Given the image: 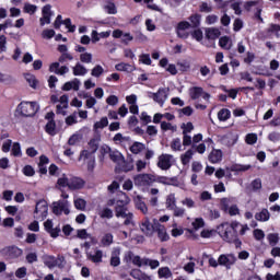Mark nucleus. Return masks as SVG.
Segmentation results:
<instances>
[{
    "mask_svg": "<svg viewBox=\"0 0 280 280\" xmlns=\"http://www.w3.org/2000/svg\"><path fill=\"white\" fill-rule=\"evenodd\" d=\"M267 240H268L270 246H277V244H279V234L270 233L267 235Z\"/></svg>",
    "mask_w": 280,
    "mask_h": 280,
    "instance_id": "obj_46",
    "label": "nucleus"
},
{
    "mask_svg": "<svg viewBox=\"0 0 280 280\" xmlns=\"http://www.w3.org/2000/svg\"><path fill=\"white\" fill-rule=\"evenodd\" d=\"M69 207H71V203H69L68 200L55 201L52 202V213H55V215H62V213L69 215L71 213Z\"/></svg>",
    "mask_w": 280,
    "mask_h": 280,
    "instance_id": "obj_4",
    "label": "nucleus"
},
{
    "mask_svg": "<svg viewBox=\"0 0 280 280\" xmlns=\"http://www.w3.org/2000/svg\"><path fill=\"white\" fill-rule=\"evenodd\" d=\"M153 233H156L160 242L170 241V234H167V229H165V225L159 223L158 221H154V232Z\"/></svg>",
    "mask_w": 280,
    "mask_h": 280,
    "instance_id": "obj_8",
    "label": "nucleus"
},
{
    "mask_svg": "<svg viewBox=\"0 0 280 280\" xmlns=\"http://www.w3.org/2000/svg\"><path fill=\"white\" fill-rule=\"evenodd\" d=\"M73 75H86L89 73V69L84 67L81 62H77L74 67H72Z\"/></svg>",
    "mask_w": 280,
    "mask_h": 280,
    "instance_id": "obj_20",
    "label": "nucleus"
},
{
    "mask_svg": "<svg viewBox=\"0 0 280 280\" xmlns=\"http://www.w3.org/2000/svg\"><path fill=\"white\" fill-rule=\"evenodd\" d=\"M110 244H113V234H110V233L104 234V236L101 240V246L106 248V247L110 246Z\"/></svg>",
    "mask_w": 280,
    "mask_h": 280,
    "instance_id": "obj_36",
    "label": "nucleus"
},
{
    "mask_svg": "<svg viewBox=\"0 0 280 280\" xmlns=\"http://www.w3.org/2000/svg\"><path fill=\"white\" fill-rule=\"evenodd\" d=\"M49 211V208L47 207V201L45 200H39L36 203L35 207V213H36V218L40 219V220H45V218H47V212Z\"/></svg>",
    "mask_w": 280,
    "mask_h": 280,
    "instance_id": "obj_10",
    "label": "nucleus"
},
{
    "mask_svg": "<svg viewBox=\"0 0 280 280\" xmlns=\"http://www.w3.org/2000/svg\"><path fill=\"white\" fill-rule=\"evenodd\" d=\"M268 139L272 143H278V141H280V132L272 131L271 133H269Z\"/></svg>",
    "mask_w": 280,
    "mask_h": 280,
    "instance_id": "obj_62",
    "label": "nucleus"
},
{
    "mask_svg": "<svg viewBox=\"0 0 280 280\" xmlns=\"http://www.w3.org/2000/svg\"><path fill=\"white\" fill-rule=\"evenodd\" d=\"M37 10H38V7H36L35 4H30V3L24 4V12L26 14H35Z\"/></svg>",
    "mask_w": 280,
    "mask_h": 280,
    "instance_id": "obj_54",
    "label": "nucleus"
},
{
    "mask_svg": "<svg viewBox=\"0 0 280 280\" xmlns=\"http://www.w3.org/2000/svg\"><path fill=\"white\" fill-rule=\"evenodd\" d=\"M194 149H189L184 154H182L180 161L184 165H189V161L194 159Z\"/></svg>",
    "mask_w": 280,
    "mask_h": 280,
    "instance_id": "obj_29",
    "label": "nucleus"
},
{
    "mask_svg": "<svg viewBox=\"0 0 280 280\" xmlns=\"http://www.w3.org/2000/svg\"><path fill=\"white\" fill-rule=\"evenodd\" d=\"M223 145H228V148H232L237 143V136L233 133H229L222 138Z\"/></svg>",
    "mask_w": 280,
    "mask_h": 280,
    "instance_id": "obj_19",
    "label": "nucleus"
},
{
    "mask_svg": "<svg viewBox=\"0 0 280 280\" xmlns=\"http://www.w3.org/2000/svg\"><path fill=\"white\" fill-rule=\"evenodd\" d=\"M139 60L140 62H142V65H148V66L152 65V59L148 54L140 55Z\"/></svg>",
    "mask_w": 280,
    "mask_h": 280,
    "instance_id": "obj_63",
    "label": "nucleus"
},
{
    "mask_svg": "<svg viewBox=\"0 0 280 280\" xmlns=\"http://www.w3.org/2000/svg\"><path fill=\"white\" fill-rule=\"evenodd\" d=\"M120 255H121V249L119 247H116L113 249L112 256H110V266H113L114 268H117V266L121 264V259L119 258Z\"/></svg>",
    "mask_w": 280,
    "mask_h": 280,
    "instance_id": "obj_16",
    "label": "nucleus"
},
{
    "mask_svg": "<svg viewBox=\"0 0 280 280\" xmlns=\"http://www.w3.org/2000/svg\"><path fill=\"white\" fill-rule=\"evenodd\" d=\"M231 117V110L223 108L218 113L219 121H226Z\"/></svg>",
    "mask_w": 280,
    "mask_h": 280,
    "instance_id": "obj_40",
    "label": "nucleus"
},
{
    "mask_svg": "<svg viewBox=\"0 0 280 280\" xmlns=\"http://www.w3.org/2000/svg\"><path fill=\"white\" fill-rule=\"evenodd\" d=\"M69 183H70V178L63 174L61 177L58 178L56 187L57 189H62L65 187H68L69 189Z\"/></svg>",
    "mask_w": 280,
    "mask_h": 280,
    "instance_id": "obj_31",
    "label": "nucleus"
},
{
    "mask_svg": "<svg viewBox=\"0 0 280 280\" xmlns=\"http://www.w3.org/2000/svg\"><path fill=\"white\" fill-rule=\"evenodd\" d=\"M175 207H176V196L174 194H171L166 198V209H170L172 211V209H175Z\"/></svg>",
    "mask_w": 280,
    "mask_h": 280,
    "instance_id": "obj_38",
    "label": "nucleus"
},
{
    "mask_svg": "<svg viewBox=\"0 0 280 280\" xmlns=\"http://www.w3.org/2000/svg\"><path fill=\"white\" fill-rule=\"evenodd\" d=\"M86 257L89 261H92V264H102V259L104 257V252L102 249H95L94 254L86 253Z\"/></svg>",
    "mask_w": 280,
    "mask_h": 280,
    "instance_id": "obj_15",
    "label": "nucleus"
},
{
    "mask_svg": "<svg viewBox=\"0 0 280 280\" xmlns=\"http://www.w3.org/2000/svg\"><path fill=\"white\" fill-rule=\"evenodd\" d=\"M145 150V144L141 142H133V145L130 147V152L132 154H141Z\"/></svg>",
    "mask_w": 280,
    "mask_h": 280,
    "instance_id": "obj_32",
    "label": "nucleus"
},
{
    "mask_svg": "<svg viewBox=\"0 0 280 280\" xmlns=\"http://www.w3.org/2000/svg\"><path fill=\"white\" fill-rule=\"evenodd\" d=\"M25 80L32 89H36V84H38V80H36V77L34 74H25Z\"/></svg>",
    "mask_w": 280,
    "mask_h": 280,
    "instance_id": "obj_50",
    "label": "nucleus"
},
{
    "mask_svg": "<svg viewBox=\"0 0 280 280\" xmlns=\"http://www.w3.org/2000/svg\"><path fill=\"white\" fill-rule=\"evenodd\" d=\"M143 264H144V266H150V268H152V270H154L155 268H159V266H161V262H159V260H152L150 258H143Z\"/></svg>",
    "mask_w": 280,
    "mask_h": 280,
    "instance_id": "obj_52",
    "label": "nucleus"
},
{
    "mask_svg": "<svg viewBox=\"0 0 280 280\" xmlns=\"http://www.w3.org/2000/svg\"><path fill=\"white\" fill-rule=\"evenodd\" d=\"M84 187V180L79 177H71L69 182V188L71 191H75V189H82Z\"/></svg>",
    "mask_w": 280,
    "mask_h": 280,
    "instance_id": "obj_17",
    "label": "nucleus"
},
{
    "mask_svg": "<svg viewBox=\"0 0 280 280\" xmlns=\"http://www.w3.org/2000/svg\"><path fill=\"white\" fill-rule=\"evenodd\" d=\"M158 275L161 279H170L172 278V270L168 267L160 268Z\"/></svg>",
    "mask_w": 280,
    "mask_h": 280,
    "instance_id": "obj_37",
    "label": "nucleus"
},
{
    "mask_svg": "<svg viewBox=\"0 0 280 280\" xmlns=\"http://www.w3.org/2000/svg\"><path fill=\"white\" fill-rule=\"evenodd\" d=\"M45 130L47 135H50V137H55L56 135V121L55 120H49L46 124Z\"/></svg>",
    "mask_w": 280,
    "mask_h": 280,
    "instance_id": "obj_33",
    "label": "nucleus"
},
{
    "mask_svg": "<svg viewBox=\"0 0 280 280\" xmlns=\"http://www.w3.org/2000/svg\"><path fill=\"white\" fill-rule=\"evenodd\" d=\"M209 161L212 163H220L222 161V151L221 150H212L209 154Z\"/></svg>",
    "mask_w": 280,
    "mask_h": 280,
    "instance_id": "obj_27",
    "label": "nucleus"
},
{
    "mask_svg": "<svg viewBox=\"0 0 280 280\" xmlns=\"http://www.w3.org/2000/svg\"><path fill=\"white\" fill-rule=\"evenodd\" d=\"M156 178L152 174H138L133 177V184L136 187H149Z\"/></svg>",
    "mask_w": 280,
    "mask_h": 280,
    "instance_id": "obj_5",
    "label": "nucleus"
},
{
    "mask_svg": "<svg viewBox=\"0 0 280 280\" xmlns=\"http://www.w3.org/2000/svg\"><path fill=\"white\" fill-rule=\"evenodd\" d=\"M140 230L142 231V233H144V235H147L148 237H152V235L154 234V223H150V219H145L141 225H140Z\"/></svg>",
    "mask_w": 280,
    "mask_h": 280,
    "instance_id": "obj_14",
    "label": "nucleus"
},
{
    "mask_svg": "<svg viewBox=\"0 0 280 280\" xmlns=\"http://www.w3.org/2000/svg\"><path fill=\"white\" fill-rule=\"evenodd\" d=\"M237 229L240 230V235H246V232L248 231V225H242L240 222L234 221L231 224L229 223H222L218 226V232L220 237L224 240V242H228L229 244H233L235 236L237 235Z\"/></svg>",
    "mask_w": 280,
    "mask_h": 280,
    "instance_id": "obj_1",
    "label": "nucleus"
},
{
    "mask_svg": "<svg viewBox=\"0 0 280 280\" xmlns=\"http://www.w3.org/2000/svg\"><path fill=\"white\" fill-rule=\"evenodd\" d=\"M250 164H246V165H244V164H234L233 166H232V172H248V170H250Z\"/></svg>",
    "mask_w": 280,
    "mask_h": 280,
    "instance_id": "obj_44",
    "label": "nucleus"
},
{
    "mask_svg": "<svg viewBox=\"0 0 280 280\" xmlns=\"http://www.w3.org/2000/svg\"><path fill=\"white\" fill-rule=\"evenodd\" d=\"M109 159L114 163H117V165H121L124 163V155L119 151H110Z\"/></svg>",
    "mask_w": 280,
    "mask_h": 280,
    "instance_id": "obj_24",
    "label": "nucleus"
},
{
    "mask_svg": "<svg viewBox=\"0 0 280 280\" xmlns=\"http://www.w3.org/2000/svg\"><path fill=\"white\" fill-rule=\"evenodd\" d=\"M154 183H161L162 185H176V177L159 176Z\"/></svg>",
    "mask_w": 280,
    "mask_h": 280,
    "instance_id": "obj_25",
    "label": "nucleus"
},
{
    "mask_svg": "<svg viewBox=\"0 0 280 280\" xmlns=\"http://www.w3.org/2000/svg\"><path fill=\"white\" fill-rule=\"evenodd\" d=\"M105 10H106L107 14H115L117 12V8L115 7V3H113V2H108L105 5Z\"/></svg>",
    "mask_w": 280,
    "mask_h": 280,
    "instance_id": "obj_64",
    "label": "nucleus"
},
{
    "mask_svg": "<svg viewBox=\"0 0 280 280\" xmlns=\"http://www.w3.org/2000/svg\"><path fill=\"white\" fill-rule=\"evenodd\" d=\"M135 205L137 209H139V211H141L144 214L148 213V206L145 205V202H143V200H141V196H137L135 198Z\"/></svg>",
    "mask_w": 280,
    "mask_h": 280,
    "instance_id": "obj_28",
    "label": "nucleus"
},
{
    "mask_svg": "<svg viewBox=\"0 0 280 280\" xmlns=\"http://www.w3.org/2000/svg\"><path fill=\"white\" fill-rule=\"evenodd\" d=\"M125 261H127V264H130L131 261L133 266H138V268H141V266H145V262H143V258H141V256L135 255V253L132 252H128L125 255Z\"/></svg>",
    "mask_w": 280,
    "mask_h": 280,
    "instance_id": "obj_12",
    "label": "nucleus"
},
{
    "mask_svg": "<svg viewBox=\"0 0 280 280\" xmlns=\"http://www.w3.org/2000/svg\"><path fill=\"white\" fill-rule=\"evenodd\" d=\"M255 220L258 222H268V220H270V212L268 209H262L260 212L255 214Z\"/></svg>",
    "mask_w": 280,
    "mask_h": 280,
    "instance_id": "obj_23",
    "label": "nucleus"
},
{
    "mask_svg": "<svg viewBox=\"0 0 280 280\" xmlns=\"http://www.w3.org/2000/svg\"><path fill=\"white\" fill-rule=\"evenodd\" d=\"M100 218L110 220V218H113V211L109 208H105L100 212Z\"/></svg>",
    "mask_w": 280,
    "mask_h": 280,
    "instance_id": "obj_60",
    "label": "nucleus"
},
{
    "mask_svg": "<svg viewBox=\"0 0 280 280\" xmlns=\"http://www.w3.org/2000/svg\"><path fill=\"white\" fill-rule=\"evenodd\" d=\"M182 129H183V135H189V132L194 130V124L192 122L182 124Z\"/></svg>",
    "mask_w": 280,
    "mask_h": 280,
    "instance_id": "obj_61",
    "label": "nucleus"
},
{
    "mask_svg": "<svg viewBox=\"0 0 280 280\" xmlns=\"http://www.w3.org/2000/svg\"><path fill=\"white\" fill-rule=\"evenodd\" d=\"M80 91V81L78 79H74L72 81L66 82L62 86V91Z\"/></svg>",
    "mask_w": 280,
    "mask_h": 280,
    "instance_id": "obj_21",
    "label": "nucleus"
},
{
    "mask_svg": "<svg viewBox=\"0 0 280 280\" xmlns=\"http://www.w3.org/2000/svg\"><path fill=\"white\" fill-rule=\"evenodd\" d=\"M161 130H164V131L171 130V132H176L178 130V127L176 125H172L171 122L162 121Z\"/></svg>",
    "mask_w": 280,
    "mask_h": 280,
    "instance_id": "obj_41",
    "label": "nucleus"
},
{
    "mask_svg": "<svg viewBox=\"0 0 280 280\" xmlns=\"http://www.w3.org/2000/svg\"><path fill=\"white\" fill-rule=\"evenodd\" d=\"M118 165L121 172H132V170H135V164L132 162H127L125 159L124 162Z\"/></svg>",
    "mask_w": 280,
    "mask_h": 280,
    "instance_id": "obj_35",
    "label": "nucleus"
},
{
    "mask_svg": "<svg viewBox=\"0 0 280 280\" xmlns=\"http://www.w3.org/2000/svg\"><path fill=\"white\" fill-rule=\"evenodd\" d=\"M24 176H28L32 177L34 176V174H36V171L34 170V167L32 165H25L22 170Z\"/></svg>",
    "mask_w": 280,
    "mask_h": 280,
    "instance_id": "obj_55",
    "label": "nucleus"
},
{
    "mask_svg": "<svg viewBox=\"0 0 280 280\" xmlns=\"http://www.w3.org/2000/svg\"><path fill=\"white\" fill-rule=\"evenodd\" d=\"M130 277H132L133 279H138V280L145 279V276L139 269H132L130 271Z\"/></svg>",
    "mask_w": 280,
    "mask_h": 280,
    "instance_id": "obj_56",
    "label": "nucleus"
},
{
    "mask_svg": "<svg viewBox=\"0 0 280 280\" xmlns=\"http://www.w3.org/2000/svg\"><path fill=\"white\" fill-rule=\"evenodd\" d=\"M219 45L222 49H226L229 51V49L233 47V40H231V37L229 36H222L219 39Z\"/></svg>",
    "mask_w": 280,
    "mask_h": 280,
    "instance_id": "obj_22",
    "label": "nucleus"
},
{
    "mask_svg": "<svg viewBox=\"0 0 280 280\" xmlns=\"http://www.w3.org/2000/svg\"><path fill=\"white\" fill-rule=\"evenodd\" d=\"M219 36H222L220 28L209 27L206 30V38H208V40H217Z\"/></svg>",
    "mask_w": 280,
    "mask_h": 280,
    "instance_id": "obj_18",
    "label": "nucleus"
},
{
    "mask_svg": "<svg viewBox=\"0 0 280 280\" xmlns=\"http://www.w3.org/2000/svg\"><path fill=\"white\" fill-rule=\"evenodd\" d=\"M104 73V68L101 65H96L92 71H91V75L93 78H100L102 74Z\"/></svg>",
    "mask_w": 280,
    "mask_h": 280,
    "instance_id": "obj_48",
    "label": "nucleus"
},
{
    "mask_svg": "<svg viewBox=\"0 0 280 280\" xmlns=\"http://www.w3.org/2000/svg\"><path fill=\"white\" fill-rule=\"evenodd\" d=\"M100 137L92 138L89 142V150L92 152V154H95L97 150L100 149Z\"/></svg>",
    "mask_w": 280,
    "mask_h": 280,
    "instance_id": "obj_26",
    "label": "nucleus"
},
{
    "mask_svg": "<svg viewBox=\"0 0 280 280\" xmlns=\"http://www.w3.org/2000/svg\"><path fill=\"white\" fill-rule=\"evenodd\" d=\"M82 137L80 132L72 135L68 140V145H78L82 141Z\"/></svg>",
    "mask_w": 280,
    "mask_h": 280,
    "instance_id": "obj_34",
    "label": "nucleus"
},
{
    "mask_svg": "<svg viewBox=\"0 0 280 280\" xmlns=\"http://www.w3.org/2000/svg\"><path fill=\"white\" fill-rule=\"evenodd\" d=\"M200 14L196 13L189 16L190 27H200Z\"/></svg>",
    "mask_w": 280,
    "mask_h": 280,
    "instance_id": "obj_39",
    "label": "nucleus"
},
{
    "mask_svg": "<svg viewBox=\"0 0 280 280\" xmlns=\"http://www.w3.org/2000/svg\"><path fill=\"white\" fill-rule=\"evenodd\" d=\"M205 226V220L202 218H198L192 222V229L198 231V229H202Z\"/></svg>",
    "mask_w": 280,
    "mask_h": 280,
    "instance_id": "obj_59",
    "label": "nucleus"
},
{
    "mask_svg": "<svg viewBox=\"0 0 280 280\" xmlns=\"http://www.w3.org/2000/svg\"><path fill=\"white\" fill-rule=\"evenodd\" d=\"M1 255L7 257V259H18L23 255V249L19 248L18 246H7L1 249Z\"/></svg>",
    "mask_w": 280,
    "mask_h": 280,
    "instance_id": "obj_6",
    "label": "nucleus"
},
{
    "mask_svg": "<svg viewBox=\"0 0 280 280\" xmlns=\"http://www.w3.org/2000/svg\"><path fill=\"white\" fill-rule=\"evenodd\" d=\"M125 199L117 200L115 206V215L116 218H124L125 219V226H128L132 224V219L135 218V214L132 212H129L127 205L130 203V198L126 194H122Z\"/></svg>",
    "mask_w": 280,
    "mask_h": 280,
    "instance_id": "obj_2",
    "label": "nucleus"
},
{
    "mask_svg": "<svg viewBox=\"0 0 280 280\" xmlns=\"http://www.w3.org/2000/svg\"><path fill=\"white\" fill-rule=\"evenodd\" d=\"M116 71H132V66L128 63H118L115 66Z\"/></svg>",
    "mask_w": 280,
    "mask_h": 280,
    "instance_id": "obj_58",
    "label": "nucleus"
},
{
    "mask_svg": "<svg viewBox=\"0 0 280 280\" xmlns=\"http://www.w3.org/2000/svg\"><path fill=\"white\" fill-rule=\"evenodd\" d=\"M77 237H79V240H93V236L84 229L77 231Z\"/></svg>",
    "mask_w": 280,
    "mask_h": 280,
    "instance_id": "obj_51",
    "label": "nucleus"
},
{
    "mask_svg": "<svg viewBox=\"0 0 280 280\" xmlns=\"http://www.w3.org/2000/svg\"><path fill=\"white\" fill-rule=\"evenodd\" d=\"M245 141L248 145H255L257 143V133H248Z\"/></svg>",
    "mask_w": 280,
    "mask_h": 280,
    "instance_id": "obj_57",
    "label": "nucleus"
},
{
    "mask_svg": "<svg viewBox=\"0 0 280 280\" xmlns=\"http://www.w3.org/2000/svg\"><path fill=\"white\" fill-rule=\"evenodd\" d=\"M38 103L36 102H22L19 104L16 110L22 117H34L38 113Z\"/></svg>",
    "mask_w": 280,
    "mask_h": 280,
    "instance_id": "obj_3",
    "label": "nucleus"
},
{
    "mask_svg": "<svg viewBox=\"0 0 280 280\" xmlns=\"http://www.w3.org/2000/svg\"><path fill=\"white\" fill-rule=\"evenodd\" d=\"M49 71L50 73H56V75H65L66 73H69V67H60V62H54L49 66Z\"/></svg>",
    "mask_w": 280,
    "mask_h": 280,
    "instance_id": "obj_13",
    "label": "nucleus"
},
{
    "mask_svg": "<svg viewBox=\"0 0 280 280\" xmlns=\"http://www.w3.org/2000/svg\"><path fill=\"white\" fill-rule=\"evenodd\" d=\"M80 60L84 65H91V62H93V55L91 52H82L80 55Z\"/></svg>",
    "mask_w": 280,
    "mask_h": 280,
    "instance_id": "obj_42",
    "label": "nucleus"
},
{
    "mask_svg": "<svg viewBox=\"0 0 280 280\" xmlns=\"http://www.w3.org/2000/svg\"><path fill=\"white\" fill-rule=\"evenodd\" d=\"M15 80L10 74H3L0 75V83L1 84H14Z\"/></svg>",
    "mask_w": 280,
    "mask_h": 280,
    "instance_id": "obj_45",
    "label": "nucleus"
},
{
    "mask_svg": "<svg viewBox=\"0 0 280 280\" xmlns=\"http://www.w3.org/2000/svg\"><path fill=\"white\" fill-rule=\"evenodd\" d=\"M106 126H108V118L103 117V118H101L100 121H96L94 124V130H100V129L102 130V129L106 128Z\"/></svg>",
    "mask_w": 280,
    "mask_h": 280,
    "instance_id": "obj_43",
    "label": "nucleus"
},
{
    "mask_svg": "<svg viewBox=\"0 0 280 280\" xmlns=\"http://www.w3.org/2000/svg\"><path fill=\"white\" fill-rule=\"evenodd\" d=\"M172 161H174V155L161 154L159 156L158 167H160V170L167 171L170 167H172Z\"/></svg>",
    "mask_w": 280,
    "mask_h": 280,
    "instance_id": "obj_9",
    "label": "nucleus"
},
{
    "mask_svg": "<svg viewBox=\"0 0 280 280\" xmlns=\"http://www.w3.org/2000/svg\"><path fill=\"white\" fill-rule=\"evenodd\" d=\"M167 90L163 88L159 89L156 93H149V97L155 101L160 106H164L165 102H167Z\"/></svg>",
    "mask_w": 280,
    "mask_h": 280,
    "instance_id": "obj_7",
    "label": "nucleus"
},
{
    "mask_svg": "<svg viewBox=\"0 0 280 280\" xmlns=\"http://www.w3.org/2000/svg\"><path fill=\"white\" fill-rule=\"evenodd\" d=\"M218 261L219 266H225V268H231L237 261V258L233 254H223L219 256Z\"/></svg>",
    "mask_w": 280,
    "mask_h": 280,
    "instance_id": "obj_11",
    "label": "nucleus"
},
{
    "mask_svg": "<svg viewBox=\"0 0 280 280\" xmlns=\"http://www.w3.org/2000/svg\"><path fill=\"white\" fill-rule=\"evenodd\" d=\"M74 207L75 209H78L79 211H84V209H86V200L82 199V198H78L74 200Z\"/></svg>",
    "mask_w": 280,
    "mask_h": 280,
    "instance_id": "obj_49",
    "label": "nucleus"
},
{
    "mask_svg": "<svg viewBox=\"0 0 280 280\" xmlns=\"http://www.w3.org/2000/svg\"><path fill=\"white\" fill-rule=\"evenodd\" d=\"M202 88L194 86L189 89V96L191 100H198L202 97Z\"/></svg>",
    "mask_w": 280,
    "mask_h": 280,
    "instance_id": "obj_30",
    "label": "nucleus"
},
{
    "mask_svg": "<svg viewBox=\"0 0 280 280\" xmlns=\"http://www.w3.org/2000/svg\"><path fill=\"white\" fill-rule=\"evenodd\" d=\"M183 148V144L180 142V138H176L174 139L172 142H171V149L174 151V152H180Z\"/></svg>",
    "mask_w": 280,
    "mask_h": 280,
    "instance_id": "obj_47",
    "label": "nucleus"
},
{
    "mask_svg": "<svg viewBox=\"0 0 280 280\" xmlns=\"http://www.w3.org/2000/svg\"><path fill=\"white\" fill-rule=\"evenodd\" d=\"M44 264L47 268H56V257L54 256H46L44 258Z\"/></svg>",
    "mask_w": 280,
    "mask_h": 280,
    "instance_id": "obj_53",
    "label": "nucleus"
}]
</instances>
